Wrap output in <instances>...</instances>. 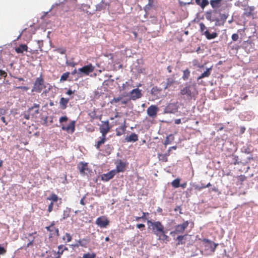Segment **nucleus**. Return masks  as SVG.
Returning <instances> with one entry per match:
<instances>
[{"label": "nucleus", "instance_id": "obj_42", "mask_svg": "<svg viewBox=\"0 0 258 258\" xmlns=\"http://www.w3.org/2000/svg\"><path fill=\"white\" fill-rule=\"evenodd\" d=\"M47 200L52 201V202H57L58 200V197L56 195L52 194L48 198H47Z\"/></svg>", "mask_w": 258, "mask_h": 258}, {"label": "nucleus", "instance_id": "obj_48", "mask_svg": "<svg viewBox=\"0 0 258 258\" xmlns=\"http://www.w3.org/2000/svg\"><path fill=\"white\" fill-rule=\"evenodd\" d=\"M89 242V239H82V247H87V245Z\"/></svg>", "mask_w": 258, "mask_h": 258}, {"label": "nucleus", "instance_id": "obj_15", "mask_svg": "<svg viewBox=\"0 0 258 258\" xmlns=\"http://www.w3.org/2000/svg\"><path fill=\"white\" fill-rule=\"evenodd\" d=\"M176 148H177L176 146L170 147L169 148L167 153L159 154L158 157H159V160L163 162H167V161H168L167 156H169V155H170V152L171 151V149H173L174 150H175V149H176Z\"/></svg>", "mask_w": 258, "mask_h": 258}, {"label": "nucleus", "instance_id": "obj_17", "mask_svg": "<svg viewBox=\"0 0 258 258\" xmlns=\"http://www.w3.org/2000/svg\"><path fill=\"white\" fill-rule=\"evenodd\" d=\"M203 241L209 244V247L211 252H214L215 251L216 248L218 245V243H216L212 240L207 238H204L203 239Z\"/></svg>", "mask_w": 258, "mask_h": 258}, {"label": "nucleus", "instance_id": "obj_14", "mask_svg": "<svg viewBox=\"0 0 258 258\" xmlns=\"http://www.w3.org/2000/svg\"><path fill=\"white\" fill-rule=\"evenodd\" d=\"M158 110V108L157 106L152 105L147 109V114L149 116L154 117L157 115Z\"/></svg>", "mask_w": 258, "mask_h": 258}, {"label": "nucleus", "instance_id": "obj_41", "mask_svg": "<svg viewBox=\"0 0 258 258\" xmlns=\"http://www.w3.org/2000/svg\"><path fill=\"white\" fill-rule=\"evenodd\" d=\"M105 141V137H102V138L97 142V145H95L96 148L99 149L100 146L104 143Z\"/></svg>", "mask_w": 258, "mask_h": 258}, {"label": "nucleus", "instance_id": "obj_64", "mask_svg": "<svg viewBox=\"0 0 258 258\" xmlns=\"http://www.w3.org/2000/svg\"><path fill=\"white\" fill-rule=\"evenodd\" d=\"M120 101H121V103L123 105H126L128 103L127 100H124V99H122Z\"/></svg>", "mask_w": 258, "mask_h": 258}, {"label": "nucleus", "instance_id": "obj_5", "mask_svg": "<svg viewBox=\"0 0 258 258\" xmlns=\"http://www.w3.org/2000/svg\"><path fill=\"white\" fill-rule=\"evenodd\" d=\"M178 102L169 103L164 108L163 113H175L178 109Z\"/></svg>", "mask_w": 258, "mask_h": 258}, {"label": "nucleus", "instance_id": "obj_27", "mask_svg": "<svg viewBox=\"0 0 258 258\" xmlns=\"http://www.w3.org/2000/svg\"><path fill=\"white\" fill-rule=\"evenodd\" d=\"M222 0H211L210 4L214 10H216L220 7Z\"/></svg>", "mask_w": 258, "mask_h": 258}, {"label": "nucleus", "instance_id": "obj_12", "mask_svg": "<svg viewBox=\"0 0 258 258\" xmlns=\"http://www.w3.org/2000/svg\"><path fill=\"white\" fill-rule=\"evenodd\" d=\"M115 164H116V172H123L126 166V163L122 162L121 160H117Z\"/></svg>", "mask_w": 258, "mask_h": 258}, {"label": "nucleus", "instance_id": "obj_25", "mask_svg": "<svg viewBox=\"0 0 258 258\" xmlns=\"http://www.w3.org/2000/svg\"><path fill=\"white\" fill-rule=\"evenodd\" d=\"M69 100V98H65L63 97L61 98L59 101L60 108L62 109H66L67 107V104Z\"/></svg>", "mask_w": 258, "mask_h": 258}, {"label": "nucleus", "instance_id": "obj_26", "mask_svg": "<svg viewBox=\"0 0 258 258\" xmlns=\"http://www.w3.org/2000/svg\"><path fill=\"white\" fill-rule=\"evenodd\" d=\"M203 34L205 35L207 39L208 40L214 39L218 36V34L216 32H213L212 34H211L208 30H206L204 32Z\"/></svg>", "mask_w": 258, "mask_h": 258}, {"label": "nucleus", "instance_id": "obj_3", "mask_svg": "<svg viewBox=\"0 0 258 258\" xmlns=\"http://www.w3.org/2000/svg\"><path fill=\"white\" fill-rule=\"evenodd\" d=\"M47 85H49V84H46L44 79L40 76L39 77L36 79L32 89V92L40 93L43 91V93L46 94L51 89V86L50 85L48 89H46Z\"/></svg>", "mask_w": 258, "mask_h": 258}, {"label": "nucleus", "instance_id": "obj_52", "mask_svg": "<svg viewBox=\"0 0 258 258\" xmlns=\"http://www.w3.org/2000/svg\"><path fill=\"white\" fill-rule=\"evenodd\" d=\"M239 129V135H242L245 131V127L244 126H240L238 127Z\"/></svg>", "mask_w": 258, "mask_h": 258}, {"label": "nucleus", "instance_id": "obj_59", "mask_svg": "<svg viewBox=\"0 0 258 258\" xmlns=\"http://www.w3.org/2000/svg\"><path fill=\"white\" fill-rule=\"evenodd\" d=\"M178 210H179V214H182V212H181V207L180 206H176V207L174 209V211L175 212H176V211H177Z\"/></svg>", "mask_w": 258, "mask_h": 258}, {"label": "nucleus", "instance_id": "obj_8", "mask_svg": "<svg viewBox=\"0 0 258 258\" xmlns=\"http://www.w3.org/2000/svg\"><path fill=\"white\" fill-rule=\"evenodd\" d=\"M46 229L50 232V237H58L59 236V230L54 227V222H52L49 226L46 227Z\"/></svg>", "mask_w": 258, "mask_h": 258}, {"label": "nucleus", "instance_id": "obj_11", "mask_svg": "<svg viewBox=\"0 0 258 258\" xmlns=\"http://www.w3.org/2000/svg\"><path fill=\"white\" fill-rule=\"evenodd\" d=\"M189 224L188 221L184 222L182 224H178L175 226V232L177 234L182 233Z\"/></svg>", "mask_w": 258, "mask_h": 258}, {"label": "nucleus", "instance_id": "obj_1", "mask_svg": "<svg viewBox=\"0 0 258 258\" xmlns=\"http://www.w3.org/2000/svg\"><path fill=\"white\" fill-rule=\"evenodd\" d=\"M206 18L210 22H215V26H224L229 16L228 13H221L220 10H210L205 13Z\"/></svg>", "mask_w": 258, "mask_h": 258}, {"label": "nucleus", "instance_id": "obj_47", "mask_svg": "<svg viewBox=\"0 0 258 258\" xmlns=\"http://www.w3.org/2000/svg\"><path fill=\"white\" fill-rule=\"evenodd\" d=\"M50 257L51 258H60L59 254L57 253V252L54 250H52L50 252Z\"/></svg>", "mask_w": 258, "mask_h": 258}, {"label": "nucleus", "instance_id": "obj_10", "mask_svg": "<svg viewBox=\"0 0 258 258\" xmlns=\"http://www.w3.org/2000/svg\"><path fill=\"white\" fill-rule=\"evenodd\" d=\"M103 122L104 123V124L100 125L99 130L100 132L102 134V136L105 137L106 135L109 132L110 127L109 126L108 120L105 121Z\"/></svg>", "mask_w": 258, "mask_h": 258}, {"label": "nucleus", "instance_id": "obj_56", "mask_svg": "<svg viewBox=\"0 0 258 258\" xmlns=\"http://www.w3.org/2000/svg\"><path fill=\"white\" fill-rule=\"evenodd\" d=\"M0 76L6 78L7 76V74L5 71L0 70Z\"/></svg>", "mask_w": 258, "mask_h": 258}, {"label": "nucleus", "instance_id": "obj_62", "mask_svg": "<svg viewBox=\"0 0 258 258\" xmlns=\"http://www.w3.org/2000/svg\"><path fill=\"white\" fill-rule=\"evenodd\" d=\"M89 115L90 116V117L92 118H95V116L96 115V113L95 111H92L90 113H89Z\"/></svg>", "mask_w": 258, "mask_h": 258}, {"label": "nucleus", "instance_id": "obj_24", "mask_svg": "<svg viewBox=\"0 0 258 258\" xmlns=\"http://www.w3.org/2000/svg\"><path fill=\"white\" fill-rule=\"evenodd\" d=\"M212 69V67H210L209 68H207L206 70L199 77H198L197 80L199 81L200 79H201L202 78H205V77H208L210 74L211 72Z\"/></svg>", "mask_w": 258, "mask_h": 258}, {"label": "nucleus", "instance_id": "obj_53", "mask_svg": "<svg viewBox=\"0 0 258 258\" xmlns=\"http://www.w3.org/2000/svg\"><path fill=\"white\" fill-rule=\"evenodd\" d=\"M7 252V250L1 246L0 244V254L3 255L5 254Z\"/></svg>", "mask_w": 258, "mask_h": 258}, {"label": "nucleus", "instance_id": "obj_50", "mask_svg": "<svg viewBox=\"0 0 258 258\" xmlns=\"http://www.w3.org/2000/svg\"><path fill=\"white\" fill-rule=\"evenodd\" d=\"M159 91L158 88L157 87H154L151 90V94L152 95H155L156 92Z\"/></svg>", "mask_w": 258, "mask_h": 258}, {"label": "nucleus", "instance_id": "obj_13", "mask_svg": "<svg viewBox=\"0 0 258 258\" xmlns=\"http://www.w3.org/2000/svg\"><path fill=\"white\" fill-rule=\"evenodd\" d=\"M94 69V67H93L91 63L82 67V76L83 75H89L90 73H92Z\"/></svg>", "mask_w": 258, "mask_h": 258}, {"label": "nucleus", "instance_id": "obj_58", "mask_svg": "<svg viewBox=\"0 0 258 258\" xmlns=\"http://www.w3.org/2000/svg\"><path fill=\"white\" fill-rule=\"evenodd\" d=\"M67 120H68V117L66 116H61L59 118V122H64V121H66Z\"/></svg>", "mask_w": 258, "mask_h": 258}, {"label": "nucleus", "instance_id": "obj_7", "mask_svg": "<svg viewBox=\"0 0 258 258\" xmlns=\"http://www.w3.org/2000/svg\"><path fill=\"white\" fill-rule=\"evenodd\" d=\"M39 108L40 105L38 104H34L33 106L31 107H30L27 113H29L31 115L32 118H34L37 117V115L39 113Z\"/></svg>", "mask_w": 258, "mask_h": 258}, {"label": "nucleus", "instance_id": "obj_61", "mask_svg": "<svg viewBox=\"0 0 258 258\" xmlns=\"http://www.w3.org/2000/svg\"><path fill=\"white\" fill-rule=\"evenodd\" d=\"M6 113V110L5 109L3 108H0V116L5 115Z\"/></svg>", "mask_w": 258, "mask_h": 258}, {"label": "nucleus", "instance_id": "obj_37", "mask_svg": "<svg viewBox=\"0 0 258 258\" xmlns=\"http://www.w3.org/2000/svg\"><path fill=\"white\" fill-rule=\"evenodd\" d=\"M180 180L179 178H176L173 180L171 182L172 186L175 188L179 187L180 185Z\"/></svg>", "mask_w": 258, "mask_h": 258}, {"label": "nucleus", "instance_id": "obj_38", "mask_svg": "<svg viewBox=\"0 0 258 258\" xmlns=\"http://www.w3.org/2000/svg\"><path fill=\"white\" fill-rule=\"evenodd\" d=\"M58 251L57 253L59 254V256L60 257V256L62 254L64 250H68V248L66 247H64L62 245H60L58 246Z\"/></svg>", "mask_w": 258, "mask_h": 258}, {"label": "nucleus", "instance_id": "obj_33", "mask_svg": "<svg viewBox=\"0 0 258 258\" xmlns=\"http://www.w3.org/2000/svg\"><path fill=\"white\" fill-rule=\"evenodd\" d=\"M175 82V80L173 78H168L166 79L165 83V89L171 86Z\"/></svg>", "mask_w": 258, "mask_h": 258}, {"label": "nucleus", "instance_id": "obj_18", "mask_svg": "<svg viewBox=\"0 0 258 258\" xmlns=\"http://www.w3.org/2000/svg\"><path fill=\"white\" fill-rule=\"evenodd\" d=\"M75 121H72L69 125L67 126L63 125L62 126V130L66 131L69 133H73L75 131Z\"/></svg>", "mask_w": 258, "mask_h": 258}, {"label": "nucleus", "instance_id": "obj_54", "mask_svg": "<svg viewBox=\"0 0 258 258\" xmlns=\"http://www.w3.org/2000/svg\"><path fill=\"white\" fill-rule=\"evenodd\" d=\"M53 207V202H51L50 203V204L49 205L48 207V209H47V211L49 213H50L52 211Z\"/></svg>", "mask_w": 258, "mask_h": 258}, {"label": "nucleus", "instance_id": "obj_49", "mask_svg": "<svg viewBox=\"0 0 258 258\" xmlns=\"http://www.w3.org/2000/svg\"><path fill=\"white\" fill-rule=\"evenodd\" d=\"M200 31L203 34L204 33V31L206 29V27L204 25V24L202 22L200 23Z\"/></svg>", "mask_w": 258, "mask_h": 258}, {"label": "nucleus", "instance_id": "obj_31", "mask_svg": "<svg viewBox=\"0 0 258 258\" xmlns=\"http://www.w3.org/2000/svg\"><path fill=\"white\" fill-rule=\"evenodd\" d=\"M187 234H185L184 235H178L176 240H177V242L176 245L183 244L185 243V241H183V240L185 236H186Z\"/></svg>", "mask_w": 258, "mask_h": 258}, {"label": "nucleus", "instance_id": "obj_4", "mask_svg": "<svg viewBox=\"0 0 258 258\" xmlns=\"http://www.w3.org/2000/svg\"><path fill=\"white\" fill-rule=\"evenodd\" d=\"M147 223L150 226H152L153 232L156 235L158 236L161 233L164 232V226L162 224L161 222H152L150 220H148Z\"/></svg>", "mask_w": 258, "mask_h": 258}, {"label": "nucleus", "instance_id": "obj_21", "mask_svg": "<svg viewBox=\"0 0 258 258\" xmlns=\"http://www.w3.org/2000/svg\"><path fill=\"white\" fill-rule=\"evenodd\" d=\"M28 46L26 44H20L15 48V51L17 53H23L24 51H28Z\"/></svg>", "mask_w": 258, "mask_h": 258}, {"label": "nucleus", "instance_id": "obj_9", "mask_svg": "<svg viewBox=\"0 0 258 258\" xmlns=\"http://www.w3.org/2000/svg\"><path fill=\"white\" fill-rule=\"evenodd\" d=\"M96 224L101 228H105L109 224V221L104 217H99L97 218Z\"/></svg>", "mask_w": 258, "mask_h": 258}, {"label": "nucleus", "instance_id": "obj_46", "mask_svg": "<svg viewBox=\"0 0 258 258\" xmlns=\"http://www.w3.org/2000/svg\"><path fill=\"white\" fill-rule=\"evenodd\" d=\"M209 4L208 0H202L200 7L204 9L206 6Z\"/></svg>", "mask_w": 258, "mask_h": 258}, {"label": "nucleus", "instance_id": "obj_57", "mask_svg": "<svg viewBox=\"0 0 258 258\" xmlns=\"http://www.w3.org/2000/svg\"><path fill=\"white\" fill-rule=\"evenodd\" d=\"M16 89H20L23 91H27L28 90V87L27 86H19L16 87Z\"/></svg>", "mask_w": 258, "mask_h": 258}, {"label": "nucleus", "instance_id": "obj_60", "mask_svg": "<svg viewBox=\"0 0 258 258\" xmlns=\"http://www.w3.org/2000/svg\"><path fill=\"white\" fill-rule=\"evenodd\" d=\"M147 215H149L148 213L143 212V215L141 216V218L143 221H145L147 219L146 216Z\"/></svg>", "mask_w": 258, "mask_h": 258}, {"label": "nucleus", "instance_id": "obj_6", "mask_svg": "<svg viewBox=\"0 0 258 258\" xmlns=\"http://www.w3.org/2000/svg\"><path fill=\"white\" fill-rule=\"evenodd\" d=\"M142 96L141 90L139 89L138 88L133 89L129 93L130 100H136L141 98Z\"/></svg>", "mask_w": 258, "mask_h": 258}, {"label": "nucleus", "instance_id": "obj_63", "mask_svg": "<svg viewBox=\"0 0 258 258\" xmlns=\"http://www.w3.org/2000/svg\"><path fill=\"white\" fill-rule=\"evenodd\" d=\"M145 225L144 224H138L137 225V227L138 229H141L142 228H144Z\"/></svg>", "mask_w": 258, "mask_h": 258}, {"label": "nucleus", "instance_id": "obj_22", "mask_svg": "<svg viewBox=\"0 0 258 258\" xmlns=\"http://www.w3.org/2000/svg\"><path fill=\"white\" fill-rule=\"evenodd\" d=\"M108 6H109V4L108 3L105 2L103 0H102L99 4L96 5V10L100 11L105 10Z\"/></svg>", "mask_w": 258, "mask_h": 258}, {"label": "nucleus", "instance_id": "obj_40", "mask_svg": "<svg viewBox=\"0 0 258 258\" xmlns=\"http://www.w3.org/2000/svg\"><path fill=\"white\" fill-rule=\"evenodd\" d=\"M70 74V73L69 72H66L63 73L60 77V81L64 82L67 81L68 78H69Z\"/></svg>", "mask_w": 258, "mask_h": 258}, {"label": "nucleus", "instance_id": "obj_28", "mask_svg": "<svg viewBox=\"0 0 258 258\" xmlns=\"http://www.w3.org/2000/svg\"><path fill=\"white\" fill-rule=\"evenodd\" d=\"M251 148H252V147L251 145H246V146H244L241 148V151H242V152L244 153L245 154H250L253 151V150L251 149Z\"/></svg>", "mask_w": 258, "mask_h": 258}, {"label": "nucleus", "instance_id": "obj_29", "mask_svg": "<svg viewBox=\"0 0 258 258\" xmlns=\"http://www.w3.org/2000/svg\"><path fill=\"white\" fill-rule=\"evenodd\" d=\"M255 7L254 6L248 7L247 9H245V14L246 16L249 17L252 15V12L254 11Z\"/></svg>", "mask_w": 258, "mask_h": 258}, {"label": "nucleus", "instance_id": "obj_30", "mask_svg": "<svg viewBox=\"0 0 258 258\" xmlns=\"http://www.w3.org/2000/svg\"><path fill=\"white\" fill-rule=\"evenodd\" d=\"M159 239L161 240L162 241H169V237L168 236L166 235L165 234V231L164 230L163 233H161L159 235Z\"/></svg>", "mask_w": 258, "mask_h": 258}, {"label": "nucleus", "instance_id": "obj_34", "mask_svg": "<svg viewBox=\"0 0 258 258\" xmlns=\"http://www.w3.org/2000/svg\"><path fill=\"white\" fill-rule=\"evenodd\" d=\"M154 0H148V3L146 5L144 8V10L146 12L149 11L151 8L154 6Z\"/></svg>", "mask_w": 258, "mask_h": 258}, {"label": "nucleus", "instance_id": "obj_2", "mask_svg": "<svg viewBox=\"0 0 258 258\" xmlns=\"http://www.w3.org/2000/svg\"><path fill=\"white\" fill-rule=\"evenodd\" d=\"M180 94L189 99H196V96L198 94L197 84L195 82L189 81L184 84L180 91Z\"/></svg>", "mask_w": 258, "mask_h": 258}, {"label": "nucleus", "instance_id": "obj_44", "mask_svg": "<svg viewBox=\"0 0 258 258\" xmlns=\"http://www.w3.org/2000/svg\"><path fill=\"white\" fill-rule=\"evenodd\" d=\"M82 10L83 11H86L87 13H89L90 14H91V12H89L88 11H87V9L90 8V6L89 4H82Z\"/></svg>", "mask_w": 258, "mask_h": 258}, {"label": "nucleus", "instance_id": "obj_19", "mask_svg": "<svg viewBox=\"0 0 258 258\" xmlns=\"http://www.w3.org/2000/svg\"><path fill=\"white\" fill-rule=\"evenodd\" d=\"M126 142H135L138 141V136L135 133H132L129 136H126L124 139Z\"/></svg>", "mask_w": 258, "mask_h": 258}, {"label": "nucleus", "instance_id": "obj_55", "mask_svg": "<svg viewBox=\"0 0 258 258\" xmlns=\"http://www.w3.org/2000/svg\"><path fill=\"white\" fill-rule=\"evenodd\" d=\"M127 82H126L125 83H123L122 86L119 87V91H122L126 89V85L127 84Z\"/></svg>", "mask_w": 258, "mask_h": 258}, {"label": "nucleus", "instance_id": "obj_39", "mask_svg": "<svg viewBox=\"0 0 258 258\" xmlns=\"http://www.w3.org/2000/svg\"><path fill=\"white\" fill-rule=\"evenodd\" d=\"M63 240L66 242H69L72 240V236L70 234L66 233L62 237Z\"/></svg>", "mask_w": 258, "mask_h": 258}, {"label": "nucleus", "instance_id": "obj_16", "mask_svg": "<svg viewBox=\"0 0 258 258\" xmlns=\"http://www.w3.org/2000/svg\"><path fill=\"white\" fill-rule=\"evenodd\" d=\"M115 173L116 171L115 170H112L107 173L102 174L101 179L105 181H108L114 176Z\"/></svg>", "mask_w": 258, "mask_h": 258}, {"label": "nucleus", "instance_id": "obj_35", "mask_svg": "<svg viewBox=\"0 0 258 258\" xmlns=\"http://www.w3.org/2000/svg\"><path fill=\"white\" fill-rule=\"evenodd\" d=\"M190 71L187 69L183 71V76L182 78L183 80L186 81L188 80L190 76Z\"/></svg>", "mask_w": 258, "mask_h": 258}, {"label": "nucleus", "instance_id": "obj_20", "mask_svg": "<svg viewBox=\"0 0 258 258\" xmlns=\"http://www.w3.org/2000/svg\"><path fill=\"white\" fill-rule=\"evenodd\" d=\"M92 172V170L88 167V163L82 162V175L86 174L87 176Z\"/></svg>", "mask_w": 258, "mask_h": 258}, {"label": "nucleus", "instance_id": "obj_32", "mask_svg": "<svg viewBox=\"0 0 258 258\" xmlns=\"http://www.w3.org/2000/svg\"><path fill=\"white\" fill-rule=\"evenodd\" d=\"M174 140V137L172 134H170L169 136H167L166 138V139L164 142V145L166 146L168 144L171 143L172 141Z\"/></svg>", "mask_w": 258, "mask_h": 258}, {"label": "nucleus", "instance_id": "obj_43", "mask_svg": "<svg viewBox=\"0 0 258 258\" xmlns=\"http://www.w3.org/2000/svg\"><path fill=\"white\" fill-rule=\"evenodd\" d=\"M122 97L119 96L118 97H114L112 100H110V103L112 104L118 102L121 100Z\"/></svg>", "mask_w": 258, "mask_h": 258}, {"label": "nucleus", "instance_id": "obj_45", "mask_svg": "<svg viewBox=\"0 0 258 258\" xmlns=\"http://www.w3.org/2000/svg\"><path fill=\"white\" fill-rule=\"evenodd\" d=\"M96 257V254L94 253H85L82 258H95Z\"/></svg>", "mask_w": 258, "mask_h": 258}, {"label": "nucleus", "instance_id": "obj_51", "mask_svg": "<svg viewBox=\"0 0 258 258\" xmlns=\"http://www.w3.org/2000/svg\"><path fill=\"white\" fill-rule=\"evenodd\" d=\"M231 38L233 41H236L238 39L239 36L238 34L234 33L232 34Z\"/></svg>", "mask_w": 258, "mask_h": 258}, {"label": "nucleus", "instance_id": "obj_23", "mask_svg": "<svg viewBox=\"0 0 258 258\" xmlns=\"http://www.w3.org/2000/svg\"><path fill=\"white\" fill-rule=\"evenodd\" d=\"M126 126L125 124V122L124 124L120 126L119 127L116 128V135L117 136H120L125 133V131L126 130Z\"/></svg>", "mask_w": 258, "mask_h": 258}, {"label": "nucleus", "instance_id": "obj_36", "mask_svg": "<svg viewBox=\"0 0 258 258\" xmlns=\"http://www.w3.org/2000/svg\"><path fill=\"white\" fill-rule=\"evenodd\" d=\"M232 162L234 165H238L241 163V161H239V157L237 155L233 154L232 155Z\"/></svg>", "mask_w": 258, "mask_h": 258}]
</instances>
